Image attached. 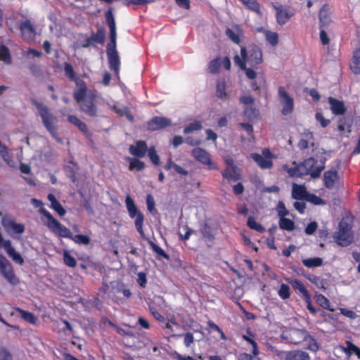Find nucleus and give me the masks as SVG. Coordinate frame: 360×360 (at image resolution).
Instances as JSON below:
<instances>
[{"label":"nucleus","instance_id":"f257e3e1","mask_svg":"<svg viewBox=\"0 0 360 360\" xmlns=\"http://www.w3.org/2000/svg\"><path fill=\"white\" fill-rule=\"evenodd\" d=\"M31 103L39 112V115L41 118L43 125L46 130L51 134V136L56 139L58 143H62V139L59 137L58 134V118L51 112L50 109L44 103L37 101L36 99H31Z\"/></svg>","mask_w":360,"mask_h":360},{"label":"nucleus","instance_id":"f03ea898","mask_svg":"<svg viewBox=\"0 0 360 360\" xmlns=\"http://www.w3.org/2000/svg\"><path fill=\"white\" fill-rule=\"evenodd\" d=\"M87 86H84V94L79 99L74 98L77 103L79 104L81 111L86 115L95 117L98 116V107L96 104L97 96L92 91L87 93Z\"/></svg>","mask_w":360,"mask_h":360},{"label":"nucleus","instance_id":"7ed1b4c3","mask_svg":"<svg viewBox=\"0 0 360 360\" xmlns=\"http://www.w3.org/2000/svg\"><path fill=\"white\" fill-rule=\"evenodd\" d=\"M39 211L46 219L43 222L50 231L60 237L71 239L72 233L70 230L61 224L47 210L41 207Z\"/></svg>","mask_w":360,"mask_h":360},{"label":"nucleus","instance_id":"20e7f679","mask_svg":"<svg viewBox=\"0 0 360 360\" xmlns=\"http://www.w3.org/2000/svg\"><path fill=\"white\" fill-rule=\"evenodd\" d=\"M242 61L248 63L251 68L257 69V66L263 62L262 53L260 48L256 44L249 46L248 51L243 46L240 49Z\"/></svg>","mask_w":360,"mask_h":360},{"label":"nucleus","instance_id":"39448f33","mask_svg":"<svg viewBox=\"0 0 360 360\" xmlns=\"http://www.w3.org/2000/svg\"><path fill=\"white\" fill-rule=\"evenodd\" d=\"M105 23L110 29V41L107 44L106 54L117 53V27L112 8H109L105 13Z\"/></svg>","mask_w":360,"mask_h":360},{"label":"nucleus","instance_id":"423d86ee","mask_svg":"<svg viewBox=\"0 0 360 360\" xmlns=\"http://www.w3.org/2000/svg\"><path fill=\"white\" fill-rule=\"evenodd\" d=\"M352 225L344 219L339 223L338 231L334 234L335 243L342 246L347 247L350 245L353 240L352 233Z\"/></svg>","mask_w":360,"mask_h":360},{"label":"nucleus","instance_id":"0eeeda50","mask_svg":"<svg viewBox=\"0 0 360 360\" xmlns=\"http://www.w3.org/2000/svg\"><path fill=\"white\" fill-rule=\"evenodd\" d=\"M125 205L130 218H135L134 224L139 233L142 238H144L145 233L143 226L144 221L143 214L138 210L134 200L131 196L127 195L125 198Z\"/></svg>","mask_w":360,"mask_h":360},{"label":"nucleus","instance_id":"6e6552de","mask_svg":"<svg viewBox=\"0 0 360 360\" xmlns=\"http://www.w3.org/2000/svg\"><path fill=\"white\" fill-rule=\"evenodd\" d=\"M0 273L11 285L15 286L20 283V280L15 276L13 266L2 255H0Z\"/></svg>","mask_w":360,"mask_h":360},{"label":"nucleus","instance_id":"1a4fd4ad","mask_svg":"<svg viewBox=\"0 0 360 360\" xmlns=\"http://www.w3.org/2000/svg\"><path fill=\"white\" fill-rule=\"evenodd\" d=\"M302 174H304V176L309 174L312 178L319 177L325 167L323 162L319 164L318 160L314 158L305 159L302 162Z\"/></svg>","mask_w":360,"mask_h":360},{"label":"nucleus","instance_id":"9d476101","mask_svg":"<svg viewBox=\"0 0 360 360\" xmlns=\"http://www.w3.org/2000/svg\"><path fill=\"white\" fill-rule=\"evenodd\" d=\"M65 75L71 81L75 82L78 89L74 92V98L79 99L82 94H84V86H86L85 82L76 76L72 65L70 63H64Z\"/></svg>","mask_w":360,"mask_h":360},{"label":"nucleus","instance_id":"9b49d317","mask_svg":"<svg viewBox=\"0 0 360 360\" xmlns=\"http://www.w3.org/2000/svg\"><path fill=\"white\" fill-rule=\"evenodd\" d=\"M250 156L261 169H271L274 165L272 161L274 155L267 148L262 150V155L253 153Z\"/></svg>","mask_w":360,"mask_h":360},{"label":"nucleus","instance_id":"f8f14e48","mask_svg":"<svg viewBox=\"0 0 360 360\" xmlns=\"http://www.w3.org/2000/svg\"><path fill=\"white\" fill-rule=\"evenodd\" d=\"M278 97L282 105L281 113L283 115H288L293 112L294 100L285 90L283 86L278 87Z\"/></svg>","mask_w":360,"mask_h":360},{"label":"nucleus","instance_id":"ddd939ff","mask_svg":"<svg viewBox=\"0 0 360 360\" xmlns=\"http://www.w3.org/2000/svg\"><path fill=\"white\" fill-rule=\"evenodd\" d=\"M273 7L276 11V21L280 25L285 24L295 15L293 10L284 8L282 5L273 4Z\"/></svg>","mask_w":360,"mask_h":360},{"label":"nucleus","instance_id":"4468645a","mask_svg":"<svg viewBox=\"0 0 360 360\" xmlns=\"http://www.w3.org/2000/svg\"><path fill=\"white\" fill-rule=\"evenodd\" d=\"M172 124L170 119L165 117L156 116L148 121L147 127L150 131H157L164 129Z\"/></svg>","mask_w":360,"mask_h":360},{"label":"nucleus","instance_id":"2eb2a0df","mask_svg":"<svg viewBox=\"0 0 360 360\" xmlns=\"http://www.w3.org/2000/svg\"><path fill=\"white\" fill-rule=\"evenodd\" d=\"M19 29L22 37L25 40L33 39L36 35V30L30 20L20 21L19 23Z\"/></svg>","mask_w":360,"mask_h":360},{"label":"nucleus","instance_id":"dca6fc26","mask_svg":"<svg viewBox=\"0 0 360 360\" xmlns=\"http://www.w3.org/2000/svg\"><path fill=\"white\" fill-rule=\"evenodd\" d=\"M193 157L200 163L209 166L210 169H214L210 154L201 148H195L192 150Z\"/></svg>","mask_w":360,"mask_h":360},{"label":"nucleus","instance_id":"f3484780","mask_svg":"<svg viewBox=\"0 0 360 360\" xmlns=\"http://www.w3.org/2000/svg\"><path fill=\"white\" fill-rule=\"evenodd\" d=\"M327 100L330 104V109L335 115H343L346 112L347 108L343 101L332 96H329Z\"/></svg>","mask_w":360,"mask_h":360},{"label":"nucleus","instance_id":"a211bd4d","mask_svg":"<svg viewBox=\"0 0 360 360\" xmlns=\"http://www.w3.org/2000/svg\"><path fill=\"white\" fill-rule=\"evenodd\" d=\"M129 150V153L136 158H143L148 150L146 142L141 140L136 142V146H130Z\"/></svg>","mask_w":360,"mask_h":360},{"label":"nucleus","instance_id":"6ab92c4d","mask_svg":"<svg viewBox=\"0 0 360 360\" xmlns=\"http://www.w3.org/2000/svg\"><path fill=\"white\" fill-rule=\"evenodd\" d=\"M320 27H327L331 22L330 11L327 4H324L320 9L319 13Z\"/></svg>","mask_w":360,"mask_h":360},{"label":"nucleus","instance_id":"aec40b11","mask_svg":"<svg viewBox=\"0 0 360 360\" xmlns=\"http://www.w3.org/2000/svg\"><path fill=\"white\" fill-rule=\"evenodd\" d=\"M108 60L109 68L111 70H112L117 78L120 77V60L118 55L117 53H108L107 54Z\"/></svg>","mask_w":360,"mask_h":360},{"label":"nucleus","instance_id":"412c9836","mask_svg":"<svg viewBox=\"0 0 360 360\" xmlns=\"http://www.w3.org/2000/svg\"><path fill=\"white\" fill-rule=\"evenodd\" d=\"M221 174L223 177L229 181H236L241 177L238 167H226V168L222 171Z\"/></svg>","mask_w":360,"mask_h":360},{"label":"nucleus","instance_id":"4be33fe9","mask_svg":"<svg viewBox=\"0 0 360 360\" xmlns=\"http://www.w3.org/2000/svg\"><path fill=\"white\" fill-rule=\"evenodd\" d=\"M2 226L6 229H12L15 233L21 234L25 231V226L22 224H18L14 220L3 218Z\"/></svg>","mask_w":360,"mask_h":360},{"label":"nucleus","instance_id":"5701e85b","mask_svg":"<svg viewBox=\"0 0 360 360\" xmlns=\"http://www.w3.org/2000/svg\"><path fill=\"white\" fill-rule=\"evenodd\" d=\"M292 164L295 165V166L292 167H290L288 165H284L283 166V170L288 174L289 176L302 177L304 176V174H302V162L299 165H297L295 162H293Z\"/></svg>","mask_w":360,"mask_h":360},{"label":"nucleus","instance_id":"b1692460","mask_svg":"<svg viewBox=\"0 0 360 360\" xmlns=\"http://www.w3.org/2000/svg\"><path fill=\"white\" fill-rule=\"evenodd\" d=\"M233 60L236 64L238 65L241 70L245 71V75L248 79H253L256 78L257 73L253 70L254 68H248L246 64L245 63V61H242L239 56L236 55L233 58Z\"/></svg>","mask_w":360,"mask_h":360},{"label":"nucleus","instance_id":"393cba45","mask_svg":"<svg viewBox=\"0 0 360 360\" xmlns=\"http://www.w3.org/2000/svg\"><path fill=\"white\" fill-rule=\"evenodd\" d=\"M284 360H309V356L305 352L292 350L285 353Z\"/></svg>","mask_w":360,"mask_h":360},{"label":"nucleus","instance_id":"a878e982","mask_svg":"<svg viewBox=\"0 0 360 360\" xmlns=\"http://www.w3.org/2000/svg\"><path fill=\"white\" fill-rule=\"evenodd\" d=\"M309 192L304 185L293 184L292 190V196L295 200H305Z\"/></svg>","mask_w":360,"mask_h":360},{"label":"nucleus","instance_id":"bb28decb","mask_svg":"<svg viewBox=\"0 0 360 360\" xmlns=\"http://www.w3.org/2000/svg\"><path fill=\"white\" fill-rule=\"evenodd\" d=\"M323 177L325 186L328 189H331L338 178V173L336 170H328L324 173Z\"/></svg>","mask_w":360,"mask_h":360},{"label":"nucleus","instance_id":"cd10ccee","mask_svg":"<svg viewBox=\"0 0 360 360\" xmlns=\"http://www.w3.org/2000/svg\"><path fill=\"white\" fill-rule=\"evenodd\" d=\"M48 200L51 202V208L55 210L59 216L63 217L65 214L66 211L60 202L56 199L53 193H49L47 196Z\"/></svg>","mask_w":360,"mask_h":360},{"label":"nucleus","instance_id":"c85d7f7f","mask_svg":"<svg viewBox=\"0 0 360 360\" xmlns=\"http://www.w3.org/2000/svg\"><path fill=\"white\" fill-rule=\"evenodd\" d=\"M290 283L295 290L298 291L302 294V299L307 298L309 300V296L310 294L300 280L295 278L291 280Z\"/></svg>","mask_w":360,"mask_h":360},{"label":"nucleus","instance_id":"c756f323","mask_svg":"<svg viewBox=\"0 0 360 360\" xmlns=\"http://www.w3.org/2000/svg\"><path fill=\"white\" fill-rule=\"evenodd\" d=\"M350 68L354 74H360V48H356L353 52Z\"/></svg>","mask_w":360,"mask_h":360},{"label":"nucleus","instance_id":"7c9ffc66","mask_svg":"<svg viewBox=\"0 0 360 360\" xmlns=\"http://www.w3.org/2000/svg\"><path fill=\"white\" fill-rule=\"evenodd\" d=\"M68 121L72 124L77 127L79 129V130H80L84 134H86L89 133V129L87 125L76 115H68Z\"/></svg>","mask_w":360,"mask_h":360},{"label":"nucleus","instance_id":"2f4dec72","mask_svg":"<svg viewBox=\"0 0 360 360\" xmlns=\"http://www.w3.org/2000/svg\"><path fill=\"white\" fill-rule=\"evenodd\" d=\"M126 160L129 163V169L130 171L136 170V171L139 172V171L143 170L146 167L145 163L138 158H132L128 157V158H127Z\"/></svg>","mask_w":360,"mask_h":360},{"label":"nucleus","instance_id":"473e14b6","mask_svg":"<svg viewBox=\"0 0 360 360\" xmlns=\"http://www.w3.org/2000/svg\"><path fill=\"white\" fill-rule=\"evenodd\" d=\"M248 9L255 12L258 15H262L260 4L257 0H239Z\"/></svg>","mask_w":360,"mask_h":360},{"label":"nucleus","instance_id":"72a5a7b5","mask_svg":"<svg viewBox=\"0 0 360 360\" xmlns=\"http://www.w3.org/2000/svg\"><path fill=\"white\" fill-rule=\"evenodd\" d=\"M278 224L280 229L282 230L292 231L295 229L294 221L290 219L285 218V217H280Z\"/></svg>","mask_w":360,"mask_h":360},{"label":"nucleus","instance_id":"f704fd0d","mask_svg":"<svg viewBox=\"0 0 360 360\" xmlns=\"http://www.w3.org/2000/svg\"><path fill=\"white\" fill-rule=\"evenodd\" d=\"M199 231L204 238L209 240H212L214 238L213 230L207 223L202 224Z\"/></svg>","mask_w":360,"mask_h":360},{"label":"nucleus","instance_id":"c9c22d12","mask_svg":"<svg viewBox=\"0 0 360 360\" xmlns=\"http://www.w3.org/2000/svg\"><path fill=\"white\" fill-rule=\"evenodd\" d=\"M302 264L307 268L319 267L323 264V259L321 257H312L302 259Z\"/></svg>","mask_w":360,"mask_h":360},{"label":"nucleus","instance_id":"e433bc0d","mask_svg":"<svg viewBox=\"0 0 360 360\" xmlns=\"http://www.w3.org/2000/svg\"><path fill=\"white\" fill-rule=\"evenodd\" d=\"M15 310L19 312L21 315V317L27 322L35 324L37 319L36 316L31 312L22 309L19 307L15 309Z\"/></svg>","mask_w":360,"mask_h":360},{"label":"nucleus","instance_id":"4c0bfd02","mask_svg":"<svg viewBox=\"0 0 360 360\" xmlns=\"http://www.w3.org/2000/svg\"><path fill=\"white\" fill-rule=\"evenodd\" d=\"M247 225L250 229L259 233H264L265 231V229L263 227V226L261 224L257 222L255 217L252 216H250L248 217Z\"/></svg>","mask_w":360,"mask_h":360},{"label":"nucleus","instance_id":"58836bf2","mask_svg":"<svg viewBox=\"0 0 360 360\" xmlns=\"http://www.w3.org/2000/svg\"><path fill=\"white\" fill-rule=\"evenodd\" d=\"M91 39L94 42L103 44L105 41V30L103 27H99L96 33L91 34Z\"/></svg>","mask_w":360,"mask_h":360},{"label":"nucleus","instance_id":"ea45409f","mask_svg":"<svg viewBox=\"0 0 360 360\" xmlns=\"http://www.w3.org/2000/svg\"><path fill=\"white\" fill-rule=\"evenodd\" d=\"M221 60L220 57H217L212 60L210 61L208 65V70L212 74H217L219 72L220 67H221Z\"/></svg>","mask_w":360,"mask_h":360},{"label":"nucleus","instance_id":"a19ab883","mask_svg":"<svg viewBox=\"0 0 360 360\" xmlns=\"http://www.w3.org/2000/svg\"><path fill=\"white\" fill-rule=\"evenodd\" d=\"M225 89V82L218 81L216 86V96L221 99H226L227 97V94Z\"/></svg>","mask_w":360,"mask_h":360},{"label":"nucleus","instance_id":"79ce46f5","mask_svg":"<svg viewBox=\"0 0 360 360\" xmlns=\"http://www.w3.org/2000/svg\"><path fill=\"white\" fill-rule=\"evenodd\" d=\"M148 243H149V245L151 248V249L153 250L154 252H155L157 254V255L159 257H162L166 259H169V255L167 254L166 252L162 248H160L159 245H158L157 244H155L154 242H153L151 240H150L148 242Z\"/></svg>","mask_w":360,"mask_h":360},{"label":"nucleus","instance_id":"37998d69","mask_svg":"<svg viewBox=\"0 0 360 360\" xmlns=\"http://www.w3.org/2000/svg\"><path fill=\"white\" fill-rule=\"evenodd\" d=\"M243 113L244 115L250 121L257 119L259 116V110L252 107H246Z\"/></svg>","mask_w":360,"mask_h":360},{"label":"nucleus","instance_id":"c03bdc74","mask_svg":"<svg viewBox=\"0 0 360 360\" xmlns=\"http://www.w3.org/2000/svg\"><path fill=\"white\" fill-rule=\"evenodd\" d=\"M202 125L200 121H194L193 122L190 123L188 126H186L184 129V134H188L194 131H198L202 129Z\"/></svg>","mask_w":360,"mask_h":360},{"label":"nucleus","instance_id":"a18cd8bd","mask_svg":"<svg viewBox=\"0 0 360 360\" xmlns=\"http://www.w3.org/2000/svg\"><path fill=\"white\" fill-rule=\"evenodd\" d=\"M0 60H3L6 64L11 63V58L8 49L6 46H0Z\"/></svg>","mask_w":360,"mask_h":360},{"label":"nucleus","instance_id":"49530a36","mask_svg":"<svg viewBox=\"0 0 360 360\" xmlns=\"http://www.w3.org/2000/svg\"><path fill=\"white\" fill-rule=\"evenodd\" d=\"M63 261L65 265L70 267H75L77 265V261L75 258L71 255L70 252L68 250L64 251Z\"/></svg>","mask_w":360,"mask_h":360},{"label":"nucleus","instance_id":"de8ad7c7","mask_svg":"<svg viewBox=\"0 0 360 360\" xmlns=\"http://www.w3.org/2000/svg\"><path fill=\"white\" fill-rule=\"evenodd\" d=\"M148 155L151 162L158 166L160 164V159L154 147H150L148 150Z\"/></svg>","mask_w":360,"mask_h":360},{"label":"nucleus","instance_id":"09e8293b","mask_svg":"<svg viewBox=\"0 0 360 360\" xmlns=\"http://www.w3.org/2000/svg\"><path fill=\"white\" fill-rule=\"evenodd\" d=\"M71 240H73L75 243L82 245H88L91 241L90 238L87 235L82 234H77L75 236L72 235Z\"/></svg>","mask_w":360,"mask_h":360},{"label":"nucleus","instance_id":"8fccbe9b","mask_svg":"<svg viewBox=\"0 0 360 360\" xmlns=\"http://www.w3.org/2000/svg\"><path fill=\"white\" fill-rule=\"evenodd\" d=\"M278 294L283 300H287L290 296V289L288 285L282 283L278 290Z\"/></svg>","mask_w":360,"mask_h":360},{"label":"nucleus","instance_id":"3c124183","mask_svg":"<svg viewBox=\"0 0 360 360\" xmlns=\"http://www.w3.org/2000/svg\"><path fill=\"white\" fill-rule=\"evenodd\" d=\"M316 302L323 309H328L330 311H333V309L330 308V301L324 295L320 294L316 296Z\"/></svg>","mask_w":360,"mask_h":360},{"label":"nucleus","instance_id":"603ef678","mask_svg":"<svg viewBox=\"0 0 360 360\" xmlns=\"http://www.w3.org/2000/svg\"><path fill=\"white\" fill-rule=\"evenodd\" d=\"M305 200L312 203L315 205H319L324 204V201L322 198L313 193H308Z\"/></svg>","mask_w":360,"mask_h":360},{"label":"nucleus","instance_id":"864d4df0","mask_svg":"<svg viewBox=\"0 0 360 360\" xmlns=\"http://www.w3.org/2000/svg\"><path fill=\"white\" fill-rule=\"evenodd\" d=\"M178 336H184V344L186 347H190L195 341L193 334L191 332H188L185 334L178 335Z\"/></svg>","mask_w":360,"mask_h":360},{"label":"nucleus","instance_id":"5fc2aeb1","mask_svg":"<svg viewBox=\"0 0 360 360\" xmlns=\"http://www.w3.org/2000/svg\"><path fill=\"white\" fill-rule=\"evenodd\" d=\"M28 69L34 77H39L42 74V70L39 65L35 63H30L28 65Z\"/></svg>","mask_w":360,"mask_h":360},{"label":"nucleus","instance_id":"6e6d98bb","mask_svg":"<svg viewBox=\"0 0 360 360\" xmlns=\"http://www.w3.org/2000/svg\"><path fill=\"white\" fill-rule=\"evenodd\" d=\"M242 337H243V340H245V341L248 342L250 344L252 345V353L255 355H259V350L257 342L246 335H243Z\"/></svg>","mask_w":360,"mask_h":360},{"label":"nucleus","instance_id":"4d7b16f0","mask_svg":"<svg viewBox=\"0 0 360 360\" xmlns=\"http://www.w3.org/2000/svg\"><path fill=\"white\" fill-rule=\"evenodd\" d=\"M267 41L271 46H276L278 43V35L276 32H269L266 34Z\"/></svg>","mask_w":360,"mask_h":360},{"label":"nucleus","instance_id":"13d9d810","mask_svg":"<svg viewBox=\"0 0 360 360\" xmlns=\"http://www.w3.org/2000/svg\"><path fill=\"white\" fill-rule=\"evenodd\" d=\"M184 231H185V233L182 234L181 232L179 233V236L181 240L186 241L189 239L191 235L195 232V231L192 230L187 225H184L182 226Z\"/></svg>","mask_w":360,"mask_h":360},{"label":"nucleus","instance_id":"bf43d9fd","mask_svg":"<svg viewBox=\"0 0 360 360\" xmlns=\"http://www.w3.org/2000/svg\"><path fill=\"white\" fill-rule=\"evenodd\" d=\"M115 111L120 116H125L129 121L134 120V117L130 112L129 108L125 107L122 109L115 108Z\"/></svg>","mask_w":360,"mask_h":360},{"label":"nucleus","instance_id":"052dcab7","mask_svg":"<svg viewBox=\"0 0 360 360\" xmlns=\"http://www.w3.org/2000/svg\"><path fill=\"white\" fill-rule=\"evenodd\" d=\"M226 34L234 43L239 44L240 42L239 36L231 28L226 30Z\"/></svg>","mask_w":360,"mask_h":360},{"label":"nucleus","instance_id":"680f3d73","mask_svg":"<svg viewBox=\"0 0 360 360\" xmlns=\"http://www.w3.org/2000/svg\"><path fill=\"white\" fill-rule=\"evenodd\" d=\"M315 118L318 122H320L321 126L323 128L328 127L330 122V120L326 119L321 112H316L315 115Z\"/></svg>","mask_w":360,"mask_h":360},{"label":"nucleus","instance_id":"e2e57ef3","mask_svg":"<svg viewBox=\"0 0 360 360\" xmlns=\"http://www.w3.org/2000/svg\"><path fill=\"white\" fill-rule=\"evenodd\" d=\"M0 360H13V357L8 349L0 347Z\"/></svg>","mask_w":360,"mask_h":360},{"label":"nucleus","instance_id":"0e129e2a","mask_svg":"<svg viewBox=\"0 0 360 360\" xmlns=\"http://www.w3.org/2000/svg\"><path fill=\"white\" fill-rule=\"evenodd\" d=\"M293 334L300 337V338H302V340H307L308 338H311L314 340L311 336L305 330H295L293 331Z\"/></svg>","mask_w":360,"mask_h":360},{"label":"nucleus","instance_id":"69168bd1","mask_svg":"<svg viewBox=\"0 0 360 360\" xmlns=\"http://www.w3.org/2000/svg\"><path fill=\"white\" fill-rule=\"evenodd\" d=\"M278 215L279 217H285L288 214V211L285 207L284 202L280 201L277 205Z\"/></svg>","mask_w":360,"mask_h":360},{"label":"nucleus","instance_id":"338daca9","mask_svg":"<svg viewBox=\"0 0 360 360\" xmlns=\"http://www.w3.org/2000/svg\"><path fill=\"white\" fill-rule=\"evenodd\" d=\"M317 223L316 221L310 222L305 228V233L307 235L313 234L317 229Z\"/></svg>","mask_w":360,"mask_h":360},{"label":"nucleus","instance_id":"774afa93","mask_svg":"<svg viewBox=\"0 0 360 360\" xmlns=\"http://www.w3.org/2000/svg\"><path fill=\"white\" fill-rule=\"evenodd\" d=\"M240 357L242 360H262L258 355L250 354L248 353H241L240 354Z\"/></svg>","mask_w":360,"mask_h":360}]
</instances>
